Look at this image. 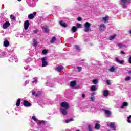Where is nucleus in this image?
Listing matches in <instances>:
<instances>
[{
	"label": "nucleus",
	"mask_w": 131,
	"mask_h": 131,
	"mask_svg": "<svg viewBox=\"0 0 131 131\" xmlns=\"http://www.w3.org/2000/svg\"><path fill=\"white\" fill-rule=\"evenodd\" d=\"M61 108L60 109V112L63 115H67L68 112L67 110L69 109V104L67 102H63L60 104Z\"/></svg>",
	"instance_id": "nucleus-1"
},
{
	"label": "nucleus",
	"mask_w": 131,
	"mask_h": 131,
	"mask_svg": "<svg viewBox=\"0 0 131 131\" xmlns=\"http://www.w3.org/2000/svg\"><path fill=\"white\" fill-rule=\"evenodd\" d=\"M130 3L131 0H120L119 1V5H120L123 9H126V8H127V5L130 4Z\"/></svg>",
	"instance_id": "nucleus-2"
},
{
	"label": "nucleus",
	"mask_w": 131,
	"mask_h": 131,
	"mask_svg": "<svg viewBox=\"0 0 131 131\" xmlns=\"http://www.w3.org/2000/svg\"><path fill=\"white\" fill-rule=\"evenodd\" d=\"M91 26H92V24L89 22H86L85 24L84 25V27L85 29L84 31L85 32H88V31H90L91 30Z\"/></svg>",
	"instance_id": "nucleus-3"
},
{
	"label": "nucleus",
	"mask_w": 131,
	"mask_h": 131,
	"mask_svg": "<svg viewBox=\"0 0 131 131\" xmlns=\"http://www.w3.org/2000/svg\"><path fill=\"white\" fill-rule=\"evenodd\" d=\"M42 67H46V66H48V58L44 57L42 58Z\"/></svg>",
	"instance_id": "nucleus-4"
},
{
	"label": "nucleus",
	"mask_w": 131,
	"mask_h": 131,
	"mask_svg": "<svg viewBox=\"0 0 131 131\" xmlns=\"http://www.w3.org/2000/svg\"><path fill=\"white\" fill-rule=\"evenodd\" d=\"M99 30L101 32H103V31H105L106 30V25L104 24H101L99 26Z\"/></svg>",
	"instance_id": "nucleus-5"
},
{
	"label": "nucleus",
	"mask_w": 131,
	"mask_h": 131,
	"mask_svg": "<svg viewBox=\"0 0 131 131\" xmlns=\"http://www.w3.org/2000/svg\"><path fill=\"white\" fill-rule=\"evenodd\" d=\"M108 126L110 127L113 130H115L116 129V126H115V122H111L110 124H107Z\"/></svg>",
	"instance_id": "nucleus-6"
},
{
	"label": "nucleus",
	"mask_w": 131,
	"mask_h": 131,
	"mask_svg": "<svg viewBox=\"0 0 131 131\" xmlns=\"http://www.w3.org/2000/svg\"><path fill=\"white\" fill-rule=\"evenodd\" d=\"M36 16V12H35L32 14H30L28 15V18L30 19V20H32L33 19H34V17H35Z\"/></svg>",
	"instance_id": "nucleus-7"
},
{
	"label": "nucleus",
	"mask_w": 131,
	"mask_h": 131,
	"mask_svg": "<svg viewBox=\"0 0 131 131\" xmlns=\"http://www.w3.org/2000/svg\"><path fill=\"white\" fill-rule=\"evenodd\" d=\"M29 27V21L26 20L24 23V29L25 30H27Z\"/></svg>",
	"instance_id": "nucleus-8"
},
{
	"label": "nucleus",
	"mask_w": 131,
	"mask_h": 131,
	"mask_svg": "<svg viewBox=\"0 0 131 131\" xmlns=\"http://www.w3.org/2000/svg\"><path fill=\"white\" fill-rule=\"evenodd\" d=\"M91 108H92V106H86L84 108H81V110L83 112H88V111H91Z\"/></svg>",
	"instance_id": "nucleus-9"
},
{
	"label": "nucleus",
	"mask_w": 131,
	"mask_h": 131,
	"mask_svg": "<svg viewBox=\"0 0 131 131\" xmlns=\"http://www.w3.org/2000/svg\"><path fill=\"white\" fill-rule=\"evenodd\" d=\"M10 25H11L9 21H6L5 24H3V29H7V28H8V27H9Z\"/></svg>",
	"instance_id": "nucleus-10"
},
{
	"label": "nucleus",
	"mask_w": 131,
	"mask_h": 131,
	"mask_svg": "<svg viewBox=\"0 0 131 131\" xmlns=\"http://www.w3.org/2000/svg\"><path fill=\"white\" fill-rule=\"evenodd\" d=\"M125 107H128V103L127 102H124L121 106V109H124Z\"/></svg>",
	"instance_id": "nucleus-11"
},
{
	"label": "nucleus",
	"mask_w": 131,
	"mask_h": 131,
	"mask_svg": "<svg viewBox=\"0 0 131 131\" xmlns=\"http://www.w3.org/2000/svg\"><path fill=\"white\" fill-rule=\"evenodd\" d=\"M90 91L91 92H95L96 91H98V88H97L96 85H92L90 88Z\"/></svg>",
	"instance_id": "nucleus-12"
},
{
	"label": "nucleus",
	"mask_w": 131,
	"mask_h": 131,
	"mask_svg": "<svg viewBox=\"0 0 131 131\" xmlns=\"http://www.w3.org/2000/svg\"><path fill=\"white\" fill-rule=\"evenodd\" d=\"M102 95H103V96L104 97H108V96L109 95V91H108V90H104L103 91Z\"/></svg>",
	"instance_id": "nucleus-13"
},
{
	"label": "nucleus",
	"mask_w": 131,
	"mask_h": 131,
	"mask_svg": "<svg viewBox=\"0 0 131 131\" xmlns=\"http://www.w3.org/2000/svg\"><path fill=\"white\" fill-rule=\"evenodd\" d=\"M97 124H95V129H100V127H101V125H100L99 123H100V121H96Z\"/></svg>",
	"instance_id": "nucleus-14"
},
{
	"label": "nucleus",
	"mask_w": 131,
	"mask_h": 131,
	"mask_svg": "<svg viewBox=\"0 0 131 131\" xmlns=\"http://www.w3.org/2000/svg\"><path fill=\"white\" fill-rule=\"evenodd\" d=\"M24 106H27V107H30L31 106V104L27 101H24Z\"/></svg>",
	"instance_id": "nucleus-15"
},
{
	"label": "nucleus",
	"mask_w": 131,
	"mask_h": 131,
	"mask_svg": "<svg viewBox=\"0 0 131 131\" xmlns=\"http://www.w3.org/2000/svg\"><path fill=\"white\" fill-rule=\"evenodd\" d=\"M63 69H64V67H63V66H59L56 68V70H57L58 72H61Z\"/></svg>",
	"instance_id": "nucleus-16"
},
{
	"label": "nucleus",
	"mask_w": 131,
	"mask_h": 131,
	"mask_svg": "<svg viewBox=\"0 0 131 131\" xmlns=\"http://www.w3.org/2000/svg\"><path fill=\"white\" fill-rule=\"evenodd\" d=\"M90 101H92V102H94L95 101V93H93L91 94V96L90 97Z\"/></svg>",
	"instance_id": "nucleus-17"
},
{
	"label": "nucleus",
	"mask_w": 131,
	"mask_h": 131,
	"mask_svg": "<svg viewBox=\"0 0 131 131\" xmlns=\"http://www.w3.org/2000/svg\"><path fill=\"white\" fill-rule=\"evenodd\" d=\"M70 85L71 88H73L74 89H75V85H76V81H73L71 82Z\"/></svg>",
	"instance_id": "nucleus-18"
},
{
	"label": "nucleus",
	"mask_w": 131,
	"mask_h": 131,
	"mask_svg": "<svg viewBox=\"0 0 131 131\" xmlns=\"http://www.w3.org/2000/svg\"><path fill=\"white\" fill-rule=\"evenodd\" d=\"M56 40H57V38H56V37L54 36L51 38V39L50 40V43H55V42H56Z\"/></svg>",
	"instance_id": "nucleus-19"
},
{
	"label": "nucleus",
	"mask_w": 131,
	"mask_h": 131,
	"mask_svg": "<svg viewBox=\"0 0 131 131\" xmlns=\"http://www.w3.org/2000/svg\"><path fill=\"white\" fill-rule=\"evenodd\" d=\"M60 24L61 26H62V27H67L68 26V25H67V24L63 22V21H60Z\"/></svg>",
	"instance_id": "nucleus-20"
},
{
	"label": "nucleus",
	"mask_w": 131,
	"mask_h": 131,
	"mask_svg": "<svg viewBox=\"0 0 131 131\" xmlns=\"http://www.w3.org/2000/svg\"><path fill=\"white\" fill-rule=\"evenodd\" d=\"M104 112L107 116H110V115H111V112H110V111L108 110H104Z\"/></svg>",
	"instance_id": "nucleus-21"
},
{
	"label": "nucleus",
	"mask_w": 131,
	"mask_h": 131,
	"mask_svg": "<svg viewBox=\"0 0 131 131\" xmlns=\"http://www.w3.org/2000/svg\"><path fill=\"white\" fill-rule=\"evenodd\" d=\"M116 62H117L118 63H119L120 64H123V63H124V61L119 60V58H118V57L116 58Z\"/></svg>",
	"instance_id": "nucleus-22"
},
{
	"label": "nucleus",
	"mask_w": 131,
	"mask_h": 131,
	"mask_svg": "<svg viewBox=\"0 0 131 131\" xmlns=\"http://www.w3.org/2000/svg\"><path fill=\"white\" fill-rule=\"evenodd\" d=\"M4 46H5V47H9V46L10 45V42H9V41L6 40L4 41Z\"/></svg>",
	"instance_id": "nucleus-23"
},
{
	"label": "nucleus",
	"mask_w": 131,
	"mask_h": 131,
	"mask_svg": "<svg viewBox=\"0 0 131 131\" xmlns=\"http://www.w3.org/2000/svg\"><path fill=\"white\" fill-rule=\"evenodd\" d=\"M72 32H73L74 33V32H76V31H77V27H75V26H73L72 28Z\"/></svg>",
	"instance_id": "nucleus-24"
},
{
	"label": "nucleus",
	"mask_w": 131,
	"mask_h": 131,
	"mask_svg": "<svg viewBox=\"0 0 131 131\" xmlns=\"http://www.w3.org/2000/svg\"><path fill=\"white\" fill-rule=\"evenodd\" d=\"M102 21H103L104 23L108 22V16H106L105 17H102Z\"/></svg>",
	"instance_id": "nucleus-25"
},
{
	"label": "nucleus",
	"mask_w": 131,
	"mask_h": 131,
	"mask_svg": "<svg viewBox=\"0 0 131 131\" xmlns=\"http://www.w3.org/2000/svg\"><path fill=\"white\" fill-rule=\"evenodd\" d=\"M71 121H73V118L68 119L67 120H65V122L66 123H69V122H71Z\"/></svg>",
	"instance_id": "nucleus-26"
},
{
	"label": "nucleus",
	"mask_w": 131,
	"mask_h": 131,
	"mask_svg": "<svg viewBox=\"0 0 131 131\" xmlns=\"http://www.w3.org/2000/svg\"><path fill=\"white\" fill-rule=\"evenodd\" d=\"M115 36H116V34H114L113 35L110 36L109 37V40H113V39H114V38H115Z\"/></svg>",
	"instance_id": "nucleus-27"
},
{
	"label": "nucleus",
	"mask_w": 131,
	"mask_h": 131,
	"mask_svg": "<svg viewBox=\"0 0 131 131\" xmlns=\"http://www.w3.org/2000/svg\"><path fill=\"white\" fill-rule=\"evenodd\" d=\"M20 103H21V99L19 98V99H18V100L17 101L16 105L17 106H20Z\"/></svg>",
	"instance_id": "nucleus-28"
},
{
	"label": "nucleus",
	"mask_w": 131,
	"mask_h": 131,
	"mask_svg": "<svg viewBox=\"0 0 131 131\" xmlns=\"http://www.w3.org/2000/svg\"><path fill=\"white\" fill-rule=\"evenodd\" d=\"M33 45L34 46V47H37V41H36V40H35V39H33Z\"/></svg>",
	"instance_id": "nucleus-29"
},
{
	"label": "nucleus",
	"mask_w": 131,
	"mask_h": 131,
	"mask_svg": "<svg viewBox=\"0 0 131 131\" xmlns=\"http://www.w3.org/2000/svg\"><path fill=\"white\" fill-rule=\"evenodd\" d=\"M116 68L114 67H112L111 68L109 69V71L110 72H114V71L115 70Z\"/></svg>",
	"instance_id": "nucleus-30"
},
{
	"label": "nucleus",
	"mask_w": 131,
	"mask_h": 131,
	"mask_svg": "<svg viewBox=\"0 0 131 131\" xmlns=\"http://www.w3.org/2000/svg\"><path fill=\"white\" fill-rule=\"evenodd\" d=\"M38 0H29L28 4H30V5H32L33 4V2H37Z\"/></svg>",
	"instance_id": "nucleus-31"
},
{
	"label": "nucleus",
	"mask_w": 131,
	"mask_h": 131,
	"mask_svg": "<svg viewBox=\"0 0 131 131\" xmlns=\"http://www.w3.org/2000/svg\"><path fill=\"white\" fill-rule=\"evenodd\" d=\"M118 47L119 48H125V45L122 43H119L118 44Z\"/></svg>",
	"instance_id": "nucleus-32"
},
{
	"label": "nucleus",
	"mask_w": 131,
	"mask_h": 131,
	"mask_svg": "<svg viewBox=\"0 0 131 131\" xmlns=\"http://www.w3.org/2000/svg\"><path fill=\"white\" fill-rule=\"evenodd\" d=\"M127 121L128 122V123H131V115L127 117Z\"/></svg>",
	"instance_id": "nucleus-33"
},
{
	"label": "nucleus",
	"mask_w": 131,
	"mask_h": 131,
	"mask_svg": "<svg viewBox=\"0 0 131 131\" xmlns=\"http://www.w3.org/2000/svg\"><path fill=\"white\" fill-rule=\"evenodd\" d=\"M75 48L76 51H80V47H79V46L76 45Z\"/></svg>",
	"instance_id": "nucleus-34"
},
{
	"label": "nucleus",
	"mask_w": 131,
	"mask_h": 131,
	"mask_svg": "<svg viewBox=\"0 0 131 131\" xmlns=\"http://www.w3.org/2000/svg\"><path fill=\"white\" fill-rule=\"evenodd\" d=\"M42 55H46L48 54V50H43L42 51Z\"/></svg>",
	"instance_id": "nucleus-35"
},
{
	"label": "nucleus",
	"mask_w": 131,
	"mask_h": 131,
	"mask_svg": "<svg viewBox=\"0 0 131 131\" xmlns=\"http://www.w3.org/2000/svg\"><path fill=\"white\" fill-rule=\"evenodd\" d=\"M33 83H37V78L35 77L33 78V81H32Z\"/></svg>",
	"instance_id": "nucleus-36"
},
{
	"label": "nucleus",
	"mask_w": 131,
	"mask_h": 131,
	"mask_svg": "<svg viewBox=\"0 0 131 131\" xmlns=\"http://www.w3.org/2000/svg\"><path fill=\"white\" fill-rule=\"evenodd\" d=\"M99 80L98 79H94L92 81L93 83H94V84H97V83H98Z\"/></svg>",
	"instance_id": "nucleus-37"
},
{
	"label": "nucleus",
	"mask_w": 131,
	"mask_h": 131,
	"mask_svg": "<svg viewBox=\"0 0 131 131\" xmlns=\"http://www.w3.org/2000/svg\"><path fill=\"white\" fill-rule=\"evenodd\" d=\"M131 77L130 76H127L125 78V81H129L130 80Z\"/></svg>",
	"instance_id": "nucleus-38"
},
{
	"label": "nucleus",
	"mask_w": 131,
	"mask_h": 131,
	"mask_svg": "<svg viewBox=\"0 0 131 131\" xmlns=\"http://www.w3.org/2000/svg\"><path fill=\"white\" fill-rule=\"evenodd\" d=\"M42 30H43L44 32H48V27H44L42 28Z\"/></svg>",
	"instance_id": "nucleus-39"
},
{
	"label": "nucleus",
	"mask_w": 131,
	"mask_h": 131,
	"mask_svg": "<svg viewBox=\"0 0 131 131\" xmlns=\"http://www.w3.org/2000/svg\"><path fill=\"white\" fill-rule=\"evenodd\" d=\"M10 19H11V20H15L16 19V18L15 17V16H14V15L11 14L10 15Z\"/></svg>",
	"instance_id": "nucleus-40"
},
{
	"label": "nucleus",
	"mask_w": 131,
	"mask_h": 131,
	"mask_svg": "<svg viewBox=\"0 0 131 131\" xmlns=\"http://www.w3.org/2000/svg\"><path fill=\"white\" fill-rule=\"evenodd\" d=\"M32 119H33V120H34V121H36V122H37V119H36L35 116L32 117Z\"/></svg>",
	"instance_id": "nucleus-41"
},
{
	"label": "nucleus",
	"mask_w": 131,
	"mask_h": 131,
	"mask_svg": "<svg viewBox=\"0 0 131 131\" xmlns=\"http://www.w3.org/2000/svg\"><path fill=\"white\" fill-rule=\"evenodd\" d=\"M88 128L89 131H93V129H92V126L91 125L88 126Z\"/></svg>",
	"instance_id": "nucleus-42"
},
{
	"label": "nucleus",
	"mask_w": 131,
	"mask_h": 131,
	"mask_svg": "<svg viewBox=\"0 0 131 131\" xmlns=\"http://www.w3.org/2000/svg\"><path fill=\"white\" fill-rule=\"evenodd\" d=\"M32 95L35 96V97H38L39 95L35 94V92H32Z\"/></svg>",
	"instance_id": "nucleus-43"
},
{
	"label": "nucleus",
	"mask_w": 131,
	"mask_h": 131,
	"mask_svg": "<svg viewBox=\"0 0 131 131\" xmlns=\"http://www.w3.org/2000/svg\"><path fill=\"white\" fill-rule=\"evenodd\" d=\"M76 25L77 28H81V24L77 23Z\"/></svg>",
	"instance_id": "nucleus-44"
},
{
	"label": "nucleus",
	"mask_w": 131,
	"mask_h": 131,
	"mask_svg": "<svg viewBox=\"0 0 131 131\" xmlns=\"http://www.w3.org/2000/svg\"><path fill=\"white\" fill-rule=\"evenodd\" d=\"M77 69H78L79 72V71H81V69H82V68L81 67H77Z\"/></svg>",
	"instance_id": "nucleus-45"
},
{
	"label": "nucleus",
	"mask_w": 131,
	"mask_h": 131,
	"mask_svg": "<svg viewBox=\"0 0 131 131\" xmlns=\"http://www.w3.org/2000/svg\"><path fill=\"white\" fill-rule=\"evenodd\" d=\"M106 83L108 85H110L111 81L110 80H106Z\"/></svg>",
	"instance_id": "nucleus-46"
},
{
	"label": "nucleus",
	"mask_w": 131,
	"mask_h": 131,
	"mask_svg": "<svg viewBox=\"0 0 131 131\" xmlns=\"http://www.w3.org/2000/svg\"><path fill=\"white\" fill-rule=\"evenodd\" d=\"M33 32L34 33H37V32H38V30H37V29L34 30L33 31Z\"/></svg>",
	"instance_id": "nucleus-47"
},
{
	"label": "nucleus",
	"mask_w": 131,
	"mask_h": 131,
	"mask_svg": "<svg viewBox=\"0 0 131 131\" xmlns=\"http://www.w3.org/2000/svg\"><path fill=\"white\" fill-rule=\"evenodd\" d=\"M82 20V19L80 17H79L77 18V20L78 21H81Z\"/></svg>",
	"instance_id": "nucleus-48"
},
{
	"label": "nucleus",
	"mask_w": 131,
	"mask_h": 131,
	"mask_svg": "<svg viewBox=\"0 0 131 131\" xmlns=\"http://www.w3.org/2000/svg\"><path fill=\"white\" fill-rule=\"evenodd\" d=\"M121 54H122V55H125V53L122 51H121Z\"/></svg>",
	"instance_id": "nucleus-49"
},
{
	"label": "nucleus",
	"mask_w": 131,
	"mask_h": 131,
	"mask_svg": "<svg viewBox=\"0 0 131 131\" xmlns=\"http://www.w3.org/2000/svg\"><path fill=\"white\" fill-rule=\"evenodd\" d=\"M82 98H85V95L84 94H83L82 95Z\"/></svg>",
	"instance_id": "nucleus-50"
},
{
	"label": "nucleus",
	"mask_w": 131,
	"mask_h": 131,
	"mask_svg": "<svg viewBox=\"0 0 131 131\" xmlns=\"http://www.w3.org/2000/svg\"><path fill=\"white\" fill-rule=\"evenodd\" d=\"M25 83H26V84H27V83H29V81H25Z\"/></svg>",
	"instance_id": "nucleus-51"
},
{
	"label": "nucleus",
	"mask_w": 131,
	"mask_h": 131,
	"mask_svg": "<svg viewBox=\"0 0 131 131\" xmlns=\"http://www.w3.org/2000/svg\"><path fill=\"white\" fill-rule=\"evenodd\" d=\"M25 69L27 70V69H28V68H25Z\"/></svg>",
	"instance_id": "nucleus-52"
},
{
	"label": "nucleus",
	"mask_w": 131,
	"mask_h": 131,
	"mask_svg": "<svg viewBox=\"0 0 131 131\" xmlns=\"http://www.w3.org/2000/svg\"><path fill=\"white\" fill-rule=\"evenodd\" d=\"M11 59H12L13 60H15V58H13V57H11Z\"/></svg>",
	"instance_id": "nucleus-53"
},
{
	"label": "nucleus",
	"mask_w": 131,
	"mask_h": 131,
	"mask_svg": "<svg viewBox=\"0 0 131 131\" xmlns=\"http://www.w3.org/2000/svg\"><path fill=\"white\" fill-rule=\"evenodd\" d=\"M46 85H49V84H48V83H46Z\"/></svg>",
	"instance_id": "nucleus-54"
},
{
	"label": "nucleus",
	"mask_w": 131,
	"mask_h": 131,
	"mask_svg": "<svg viewBox=\"0 0 131 131\" xmlns=\"http://www.w3.org/2000/svg\"><path fill=\"white\" fill-rule=\"evenodd\" d=\"M17 1H18V2H21V0H17Z\"/></svg>",
	"instance_id": "nucleus-55"
},
{
	"label": "nucleus",
	"mask_w": 131,
	"mask_h": 131,
	"mask_svg": "<svg viewBox=\"0 0 131 131\" xmlns=\"http://www.w3.org/2000/svg\"><path fill=\"white\" fill-rule=\"evenodd\" d=\"M9 61L10 62H11V59H9Z\"/></svg>",
	"instance_id": "nucleus-56"
},
{
	"label": "nucleus",
	"mask_w": 131,
	"mask_h": 131,
	"mask_svg": "<svg viewBox=\"0 0 131 131\" xmlns=\"http://www.w3.org/2000/svg\"><path fill=\"white\" fill-rule=\"evenodd\" d=\"M129 73H131V72H130V71H129Z\"/></svg>",
	"instance_id": "nucleus-57"
}]
</instances>
